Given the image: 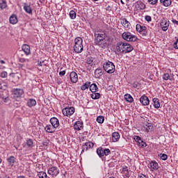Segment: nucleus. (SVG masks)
I'll return each instance as SVG.
<instances>
[{"label":"nucleus","mask_w":178,"mask_h":178,"mask_svg":"<svg viewBox=\"0 0 178 178\" xmlns=\"http://www.w3.org/2000/svg\"><path fill=\"white\" fill-rule=\"evenodd\" d=\"M0 77H1L2 79H6V77H8V72H6V71H3L0 74Z\"/></svg>","instance_id":"nucleus-43"},{"label":"nucleus","mask_w":178,"mask_h":178,"mask_svg":"<svg viewBox=\"0 0 178 178\" xmlns=\"http://www.w3.org/2000/svg\"><path fill=\"white\" fill-rule=\"evenodd\" d=\"M163 80H170L172 81V80H173V76H170L168 73H165L163 75Z\"/></svg>","instance_id":"nucleus-34"},{"label":"nucleus","mask_w":178,"mask_h":178,"mask_svg":"<svg viewBox=\"0 0 178 178\" xmlns=\"http://www.w3.org/2000/svg\"><path fill=\"white\" fill-rule=\"evenodd\" d=\"M120 24L124 27V29H126L127 31L131 29V24L130 23V22H129L127 19L123 17L120 18Z\"/></svg>","instance_id":"nucleus-10"},{"label":"nucleus","mask_w":178,"mask_h":178,"mask_svg":"<svg viewBox=\"0 0 178 178\" xmlns=\"http://www.w3.org/2000/svg\"><path fill=\"white\" fill-rule=\"evenodd\" d=\"M124 99L127 102H133L134 101V99H133V97L131 96V95L130 94H126L124 95Z\"/></svg>","instance_id":"nucleus-32"},{"label":"nucleus","mask_w":178,"mask_h":178,"mask_svg":"<svg viewBox=\"0 0 178 178\" xmlns=\"http://www.w3.org/2000/svg\"><path fill=\"white\" fill-rule=\"evenodd\" d=\"M86 63L87 65H89V66H92V65L94 63V60H92L91 58H88L86 60Z\"/></svg>","instance_id":"nucleus-41"},{"label":"nucleus","mask_w":178,"mask_h":178,"mask_svg":"<svg viewBox=\"0 0 178 178\" xmlns=\"http://www.w3.org/2000/svg\"><path fill=\"white\" fill-rule=\"evenodd\" d=\"M1 98L2 97H5L6 95H8V92L6 90H3L1 92V94H0Z\"/></svg>","instance_id":"nucleus-53"},{"label":"nucleus","mask_w":178,"mask_h":178,"mask_svg":"<svg viewBox=\"0 0 178 178\" xmlns=\"http://www.w3.org/2000/svg\"><path fill=\"white\" fill-rule=\"evenodd\" d=\"M26 145L29 148H33V147H34V141L31 138H27L26 140Z\"/></svg>","instance_id":"nucleus-31"},{"label":"nucleus","mask_w":178,"mask_h":178,"mask_svg":"<svg viewBox=\"0 0 178 178\" xmlns=\"http://www.w3.org/2000/svg\"><path fill=\"white\" fill-rule=\"evenodd\" d=\"M26 105L29 108H33V106H35V105H37V101L34 99H29L27 100Z\"/></svg>","instance_id":"nucleus-20"},{"label":"nucleus","mask_w":178,"mask_h":178,"mask_svg":"<svg viewBox=\"0 0 178 178\" xmlns=\"http://www.w3.org/2000/svg\"><path fill=\"white\" fill-rule=\"evenodd\" d=\"M76 11L71 10L70 12V19H72V20H74V19H76Z\"/></svg>","instance_id":"nucleus-39"},{"label":"nucleus","mask_w":178,"mask_h":178,"mask_svg":"<svg viewBox=\"0 0 178 178\" xmlns=\"http://www.w3.org/2000/svg\"><path fill=\"white\" fill-rule=\"evenodd\" d=\"M153 102H154V107L156 109H159V108H161V103H159V99L154 97L153 99Z\"/></svg>","instance_id":"nucleus-27"},{"label":"nucleus","mask_w":178,"mask_h":178,"mask_svg":"<svg viewBox=\"0 0 178 178\" xmlns=\"http://www.w3.org/2000/svg\"><path fill=\"white\" fill-rule=\"evenodd\" d=\"M74 51L76 54H81L84 51V43L81 37H76L74 40Z\"/></svg>","instance_id":"nucleus-3"},{"label":"nucleus","mask_w":178,"mask_h":178,"mask_svg":"<svg viewBox=\"0 0 178 178\" xmlns=\"http://www.w3.org/2000/svg\"><path fill=\"white\" fill-rule=\"evenodd\" d=\"M160 3L168 8L172 5V0H160Z\"/></svg>","instance_id":"nucleus-25"},{"label":"nucleus","mask_w":178,"mask_h":178,"mask_svg":"<svg viewBox=\"0 0 178 178\" xmlns=\"http://www.w3.org/2000/svg\"><path fill=\"white\" fill-rule=\"evenodd\" d=\"M90 97L92 99H99L101 98V94L98 92H92V94L90 95Z\"/></svg>","instance_id":"nucleus-33"},{"label":"nucleus","mask_w":178,"mask_h":178,"mask_svg":"<svg viewBox=\"0 0 178 178\" xmlns=\"http://www.w3.org/2000/svg\"><path fill=\"white\" fill-rule=\"evenodd\" d=\"M160 158L162 159V161H166V159H168V156L166 154H161Z\"/></svg>","instance_id":"nucleus-48"},{"label":"nucleus","mask_w":178,"mask_h":178,"mask_svg":"<svg viewBox=\"0 0 178 178\" xmlns=\"http://www.w3.org/2000/svg\"><path fill=\"white\" fill-rule=\"evenodd\" d=\"M170 24V22L168 19L163 18L161 21L160 26L163 31H168V29H169Z\"/></svg>","instance_id":"nucleus-11"},{"label":"nucleus","mask_w":178,"mask_h":178,"mask_svg":"<svg viewBox=\"0 0 178 178\" xmlns=\"http://www.w3.org/2000/svg\"><path fill=\"white\" fill-rule=\"evenodd\" d=\"M138 146L140 148H145V147H147V143L145 142H144L143 140H142L138 143Z\"/></svg>","instance_id":"nucleus-42"},{"label":"nucleus","mask_w":178,"mask_h":178,"mask_svg":"<svg viewBox=\"0 0 178 178\" xmlns=\"http://www.w3.org/2000/svg\"><path fill=\"white\" fill-rule=\"evenodd\" d=\"M152 129H154V126L152 125V124L147 123V124H146V133H149V131H152Z\"/></svg>","instance_id":"nucleus-35"},{"label":"nucleus","mask_w":178,"mask_h":178,"mask_svg":"<svg viewBox=\"0 0 178 178\" xmlns=\"http://www.w3.org/2000/svg\"><path fill=\"white\" fill-rule=\"evenodd\" d=\"M16 157L13 156H10L7 159V162L8 163V165L10 166L11 168H13L15 166V163H16Z\"/></svg>","instance_id":"nucleus-18"},{"label":"nucleus","mask_w":178,"mask_h":178,"mask_svg":"<svg viewBox=\"0 0 178 178\" xmlns=\"http://www.w3.org/2000/svg\"><path fill=\"white\" fill-rule=\"evenodd\" d=\"M90 86H91V82L86 81L83 85L81 86V90L82 91H86V90H88V88H90Z\"/></svg>","instance_id":"nucleus-28"},{"label":"nucleus","mask_w":178,"mask_h":178,"mask_svg":"<svg viewBox=\"0 0 178 178\" xmlns=\"http://www.w3.org/2000/svg\"><path fill=\"white\" fill-rule=\"evenodd\" d=\"M136 30L137 33H139L143 37H147L148 32L147 31V26L137 24L136 25Z\"/></svg>","instance_id":"nucleus-6"},{"label":"nucleus","mask_w":178,"mask_h":178,"mask_svg":"<svg viewBox=\"0 0 178 178\" xmlns=\"http://www.w3.org/2000/svg\"><path fill=\"white\" fill-rule=\"evenodd\" d=\"M44 130L47 131V133H55V130H56V128H54L52 125L51 124H47L44 127Z\"/></svg>","instance_id":"nucleus-22"},{"label":"nucleus","mask_w":178,"mask_h":178,"mask_svg":"<svg viewBox=\"0 0 178 178\" xmlns=\"http://www.w3.org/2000/svg\"><path fill=\"white\" fill-rule=\"evenodd\" d=\"M65 74H66V71L65 70L60 71L59 72V76H60V77H63V76H65Z\"/></svg>","instance_id":"nucleus-52"},{"label":"nucleus","mask_w":178,"mask_h":178,"mask_svg":"<svg viewBox=\"0 0 178 178\" xmlns=\"http://www.w3.org/2000/svg\"><path fill=\"white\" fill-rule=\"evenodd\" d=\"M122 38L127 42H136L138 38L137 35L131 33L130 31H125L122 34Z\"/></svg>","instance_id":"nucleus-4"},{"label":"nucleus","mask_w":178,"mask_h":178,"mask_svg":"<svg viewBox=\"0 0 178 178\" xmlns=\"http://www.w3.org/2000/svg\"><path fill=\"white\" fill-rule=\"evenodd\" d=\"M10 24H16L17 23V17L16 15H12L9 18Z\"/></svg>","instance_id":"nucleus-26"},{"label":"nucleus","mask_w":178,"mask_h":178,"mask_svg":"<svg viewBox=\"0 0 178 178\" xmlns=\"http://www.w3.org/2000/svg\"><path fill=\"white\" fill-rule=\"evenodd\" d=\"M145 19L146 20V22H152V17H151V16L149 15H146L145 17Z\"/></svg>","instance_id":"nucleus-49"},{"label":"nucleus","mask_w":178,"mask_h":178,"mask_svg":"<svg viewBox=\"0 0 178 178\" xmlns=\"http://www.w3.org/2000/svg\"><path fill=\"white\" fill-rule=\"evenodd\" d=\"M2 99H3V102H8L9 101V96L6 95L2 97Z\"/></svg>","instance_id":"nucleus-50"},{"label":"nucleus","mask_w":178,"mask_h":178,"mask_svg":"<svg viewBox=\"0 0 178 178\" xmlns=\"http://www.w3.org/2000/svg\"><path fill=\"white\" fill-rule=\"evenodd\" d=\"M49 122L54 129H58L59 127V120H58V118L53 117L50 119Z\"/></svg>","instance_id":"nucleus-17"},{"label":"nucleus","mask_w":178,"mask_h":178,"mask_svg":"<svg viewBox=\"0 0 178 178\" xmlns=\"http://www.w3.org/2000/svg\"><path fill=\"white\" fill-rule=\"evenodd\" d=\"M13 94L15 98H20V97L24 94V91L23 89L16 88L13 90Z\"/></svg>","instance_id":"nucleus-16"},{"label":"nucleus","mask_w":178,"mask_h":178,"mask_svg":"<svg viewBox=\"0 0 178 178\" xmlns=\"http://www.w3.org/2000/svg\"><path fill=\"white\" fill-rule=\"evenodd\" d=\"M172 22L174 24H177V26H178V21L176 20V19H172Z\"/></svg>","instance_id":"nucleus-56"},{"label":"nucleus","mask_w":178,"mask_h":178,"mask_svg":"<svg viewBox=\"0 0 178 178\" xmlns=\"http://www.w3.org/2000/svg\"><path fill=\"white\" fill-rule=\"evenodd\" d=\"M95 40L97 45H99L101 48L108 47V43H106V33L104 31L95 32Z\"/></svg>","instance_id":"nucleus-2"},{"label":"nucleus","mask_w":178,"mask_h":178,"mask_svg":"<svg viewBox=\"0 0 178 178\" xmlns=\"http://www.w3.org/2000/svg\"><path fill=\"white\" fill-rule=\"evenodd\" d=\"M47 173L49 175V176H51V177H56V176L59 175L60 170L58 167L51 166L47 170Z\"/></svg>","instance_id":"nucleus-8"},{"label":"nucleus","mask_w":178,"mask_h":178,"mask_svg":"<svg viewBox=\"0 0 178 178\" xmlns=\"http://www.w3.org/2000/svg\"><path fill=\"white\" fill-rule=\"evenodd\" d=\"M134 140H135V141H136V143H138V144L139 143H141V141H143V140H141V138H140V136H135L134 137Z\"/></svg>","instance_id":"nucleus-45"},{"label":"nucleus","mask_w":178,"mask_h":178,"mask_svg":"<svg viewBox=\"0 0 178 178\" xmlns=\"http://www.w3.org/2000/svg\"><path fill=\"white\" fill-rule=\"evenodd\" d=\"M24 10L29 15H33V9H31V7L26 3H24Z\"/></svg>","instance_id":"nucleus-21"},{"label":"nucleus","mask_w":178,"mask_h":178,"mask_svg":"<svg viewBox=\"0 0 178 178\" xmlns=\"http://www.w3.org/2000/svg\"><path fill=\"white\" fill-rule=\"evenodd\" d=\"M75 112L74 107H66L63 109L62 113L64 116H67V118H70L72 115H73Z\"/></svg>","instance_id":"nucleus-9"},{"label":"nucleus","mask_w":178,"mask_h":178,"mask_svg":"<svg viewBox=\"0 0 178 178\" xmlns=\"http://www.w3.org/2000/svg\"><path fill=\"white\" fill-rule=\"evenodd\" d=\"M103 68L106 73H108V74H112L113 73H115V70L116 69L115 68V64L111 61H106L103 64Z\"/></svg>","instance_id":"nucleus-5"},{"label":"nucleus","mask_w":178,"mask_h":178,"mask_svg":"<svg viewBox=\"0 0 178 178\" xmlns=\"http://www.w3.org/2000/svg\"><path fill=\"white\" fill-rule=\"evenodd\" d=\"M0 62H1V63L2 65H4V63H5V61H4L3 60H1Z\"/></svg>","instance_id":"nucleus-58"},{"label":"nucleus","mask_w":178,"mask_h":178,"mask_svg":"<svg viewBox=\"0 0 178 178\" xmlns=\"http://www.w3.org/2000/svg\"><path fill=\"white\" fill-rule=\"evenodd\" d=\"M104 74V70L102 68H97L95 71V79H99Z\"/></svg>","instance_id":"nucleus-19"},{"label":"nucleus","mask_w":178,"mask_h":178,"mask_svg":"<svg viewBox=\"0 0 178 178\" xmlns=\"http://www.w3.org/2000/svg\"><path fill=\"white\" fill-rule=\"evenodd\" d=\"M7 6H8V4L6 3V1L1 0V2L0 3V8L6 9Z\"/></svg>","instance_id":"nucleus-37"},{"label":"nucleus","mask_w":178,"mask_h":178,"mask_svg":"<svg viewBox=\"0 0 178 178\" xmlns=\"http://www.w3.org/2000/svg\"><path fill=\"white\" fill-rule=\"evenodd\" d=\"M147 2L149 3V5H156L158 0H147Z\"/></svg>","instance_id":"nucleus-44"},{"label":"nucleus","mask_w":178,"mask_h":178,"mask_svg":"<svg viewBox=\"0 0 178 178\" xmlns=\"http://www.w3.org/2000/svg\"><path fill=\"white\" fill-rule=\"evenodd\" d=\"M112 10V8H111V6H108L106 7V10Z\"/></svg>","instance_id":"nucleus-57"},{"label":"nucleus","mask_w":178,"mask_h":178,"mask_svg":"<svg viewBox=\"0 0 178 178\" xmlns=\"http://www.w3.org/2000/svg\"><path fill=\"white\" fill-rule=\"evenodd\" d=\"M70 81L72 83H77L79 81V75L76 72H72L70 74Z\"/></svg>","instance_id":"nucleus-15"},{"label":"nucleus","mask_w":178,"mask_h":178,"mask_svg":"<svg viewBox=\"0 0 178 178\" xmlns=\"http://www.w3.org/2000/svg\"><path fill=\"white\" fill-rule=\"evenodd\" d=\"M173 46L175 49H178V38L176 40L175 42H174Z\"/></svg>","instance_id":"nucleus-51"},{"label":"nucleus","mask_w":178,"mask_h":178,"mask_svg":"<svg viewBox=\"0 0 178 178\" xmlns=\"http://www.w3.org/2000/svg\"><path fill=\"white\" fill-rule=\"evenodd\" d=\"M38 66L42 67L44 66V60L42 61H38Z\"/></svg>","instance_id":"nucleus-55"},{"label":"nucleus","mask_w":178,"mask_h":178,"mask_svg":"<svg viewBox=\"0 0 178 178\" xmlns=\"http://www.w3.org/2000/svg\"><path fill=\"white\" fill-rule=\"evenodd\" d=\"M147 167L152 172H154V170H158L159 166L158 165V163L155 161H151L148 164Z\"/></svg>","instance_id":"nucleus-13"},{"label":"nucleus","mask_w":178,"mask_h":178,"mask_svg":"<svg viewBox=\"0 0 178 178\" xmlns=\"http://www.w3.org/2000/svg\"><path fill=\"white\" fill-rule=\"evenodd\" d=\"M19 62H20V63H24L26 62H30V60L29 59L20 58H19Z\"/></svg>","instance_id":"nucleus-46"},{"label":"nucleus","mask_w":178,"mask_h":178,"mask_svg":"<svg viewBox=\"0 0 178 178\" xmlns=\"http://www.w3.org/2000/svg\"><path fill=\"white\" fill-rule=\"evenodd\" d=\"M89 88L91 92H97L98 91V86L95 83H90Z\"/></svg>","instance_id":"nucleus-30"},{"label":"nucleus","mask_w":178,"mask_h":178,"mask_svg":"<svg viewBox=\"0 0 178 178\" xmlns=\"http://www.w3.org/2000/svg\"><path fill=\"white\" fill-rule=\"evenodd\" d=\"M140 102L143 106H147V105H149V99L145 95H143L140 98Z\"/></svg>","instance_id":"nucleus-14"},{"label":"nucleus","mask_w":178,"mask_h":178,"mask_svg":"<svg viewBox=\"0 0 178 178\" xmlns=\"http://www.w3.org/2000/svg\"><path fill=\"white\" fill-rule=\"evenodd\" d=\"M0 163H2V159L0 157Z\"/></svg>","instance_id":"nucleus-60"},{"label":"nucleus","mask_w":178,"mask_h":178,"mask_svg":"<svg viewBox=\"0 0 178 178\" xmlns=\"http://www.w3.org/2000/svg\"><path fill=\"white\" fill-rule=\"evenodd\" d=\"M93 1H98V0H93Z\"/></svg>","instance_id":"nucleus-61"},{"label":"nucleus","mask_w":178,"mask_h":178,"mask_svg":"<svg viewBox=\"0 0 178 178\" xmlns=\"http://www.w3.org/2000/svg\"><path fill=\"white\" fill-rule=\"evenodd\" d=\"M97 154L99 158H102L103 156H108V155H110L111 154V149L100 147L97 148Z\"/></svg>","instance_id":"nucleus-7"},{"label":"nucleus","mask_w":178,"mask_h":178,"mask_svg":"<svg viewBox=\"0 0 178 178\" xmlns=\"http://www.w3.org/2000/svg\"><path fill=\"white\" fill-rule=\"evenodd\" d=\"M131 172V171H130V170L129 169L127 165L122 166L121 173H122L123 177H127V178L130 177Z\"/></svg>","instance_id":"nucleus-12"},{"label":"nucleus","mask_w":178,"mask_h":178,"mask_svg":"<svg viewBox=\"0 0 178 178\" xmlns=\"http://www.w3.org/2000/svg\"><path fill=\"white\" fill-rule=\"evenodd\" d=\"M88 149L87 147H86L84 145H82V150H81V154L84 153L85 151H87Z\"/></svg>","instance_id":"nucleus-54"},{"label":"nucleus","mask_w":178,"mask_h":178,"mask_svg":"<svg viewBox=\"0 0 178 178\" xmlns=\"http://www.w3.org/2000/svg\"><path fill=\"white\" fill-rule=\"evenodd\" d=\"M112 137L113 143H116L120 139V135L118 134V132L113 133Z\"/></svg>","instance_id":"nucleus-29"},{"label":"nucleus","mask_w":178,"mask_h":178,"mask_svg":"<svg viewBox=\"0 0 178 178\" xmlns=\"http://www.w3.org/2000/svg\"><path fill=\"white\" fill-rule=\"evenodd\" d=\"M97 123H100V124H102L104 122H105V118L102 115H99L97 118Z\"/></svg>","instance_id":"nucleus-36"},{"label":"nucleus","mask_w":178,"mask_h":178,"mask_svg":"<svg viewBox=\"0 0 178 178\" xmlns=\"http://www.w3.org/2000/svg\"><path fill=\"white\" fill-rule=\"evenodd\" d=\"M38 176L39 178H47V172H45L44 171L39 172L38 173Z\"/></svg>","instance_id":"nucleus-38"},{"label":"nucleus","mask_w":178,"mask_h":178,"mask_svg":"<svg viewBox=\"0 0 178 178\" xmlns=\"http://www.w3.org/2000/svg\"><path fill=\"white\" fill-rule=\"evenodd\" d=\"M86 147H88V149H90V148H92L94 147V143L92 142H86L85 144H83Z\"/></svg>","instance_id":"nucleus-40"},{"label":"nucleus","mask_w":178,"mask_h":178,"mask_svg":"<svg viewBox=\"0 0 178 178\" xmlns=\"http://www.w3.org/2000/svg\"><path fill=\"white\" fill-rule=\"evenodd\" d=\"M22 49L26 55H30V46L29 44H23L22 47Z\"/></svg>","instance_id":"nucleus-23"},{"label":"nucleus","mask_w":178,"mask_h":178,"mask_svg":"<svg viewBox=\"0 0 178 178\" xmlns=\"http://www.w3.org/2000/svg\"><path fill=\"white\" fill-rule=\"evenodd\" d=\"M74 130H81L83 129V122L76 121L74 124Z\"/></svg>","instance_id":"nucleus-24"},{"label":"nucleus","mask_w":178,"mask_h":178,"mask_svg":"<svg viewBox=\"0 0 178 178\" xmlns=\"http://www.w3.org/2000/svg\"><path fill=\"white\" fill-rule=\"evenodd\" d=\"M115 49L119 54H129L134 47L127 42L120 41L117 42Z\"/></svg>","instance_id":"nucleus-1"},{"label":"nucleus","mask_w":178,"mask_h":178,"mask_svg":"<svg viewBox=\"0 0 178 178\" xmlns=\"http://www.w3.org/2000/svg\"><path fill=\"white\" fill-rule=\"evenodd\" d=\"M120 2L122 5H124V2H123V0H120Z\"/></svg>","instance_id":"nucleus-59"},{"label":"nucleus","mask_w":178,"mask_h":178,"mask_svg":"<svg viewBox=\"0 0 178 178\" xmlns=\"http://www.w3.org/2000/svg\"><path fill=\"white\" fill-rule=\"evenodd\" d=\"M139 5H140V9L141 10H144V9H145V4L141 1L139 2Z\"/></svg>","instance_id":"nucleus-47"}]
</instances>
